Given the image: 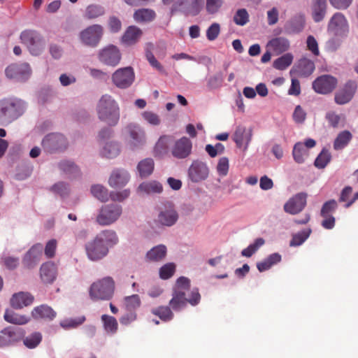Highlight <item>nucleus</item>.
Instances as JSON below:
<instances>
[{
	"label": "nucleus",
	"instance_id": "23",
	"mask_svg": "<svg viewBox=\"0 0 358 358\" xmlns=\"http://www.w3.org/2000/svg\"><path fill=\"white\" fill-rule=\"evenodd\" d=\"M57 315V312L47 304H41L36 306L31 310V316L35 320H43L45 321H52Z\"/></svg>",
	"mask_w": 358,
	"mask_h": 358
},
{
	"label": "nucleus",
	"instance_id": "53",
	"mask_svg": "<svg viewBox=\"0 0 358 358\" xmlns=\"http://www.w3.org/2000/svg\"><path fill=\"white\" fill-rule=\"evenodd\" d=\"M124 304L128 311H133L141 306V299L138 294L126 296Z\"/></svg>",
	"mask_w": 358,
	"mask_h": 358
},
{
	"label": "nucleus",
	"instance_id": "56",
	"mask_svg": "<svg viewBox=\"0 0 358 358\" xmlns=\"http://www.w3.org/2000/svg\"><path fill=\"white\" fill-rule=\"evenodd\" d=\"M337 202L334 199H331L326 201L322 207L320 212L321 216L326 217L332 215V213L335 211V210L337 208Z\"/></svg>",
	"mask_w": 358,
	"mask_h": 358
},
{
	"label": "nucleus",
	"instance_id": "14",
	"mask_svg": "<svg viewBox=\"0 0 358 358\" xmlns=\"http://www.w3.org/2000/svg\"><path fill=\"white\" fill-rule=\"evenodd\" d=\"M86 253L88 258L92 261H96L104 257L108 252L107 246L99 241L96 236L85 245Z\"/></svg>",
	"mask_w": 358,
	"mask_h": 358
},
{
	"label": "nucleus",
	"instance_id": "34",
	"mask_svg": "<svg viewBox=\"0 0 358 358\" xmlns=\"http://www.w3.org/2000/svg\"><path fill=\"white\" fill-rule=\"evenodd\" d=\"M292 155L294 161L298 164H301L308 157L309 151L302 143L298 142L294 146Z\"/></svg>",
	"mask_w": 358,
	"mask_h": 358
},
{
	"label": "nucleus",
	"instance_id": "59",
	"mask_svg": "<svg viewBox=\"0 0 358 358\" xmlns=\"http://www.w3.org/2000/svg\"><path fill=\"white\" fill-rule=\"evenodd\" d=\"M222 0H206V11L209 14L216 13L222 7Z\"/></svg>",
	"mask_w": 358,
	"mask_h": 358
},
{
	"label": "nucleus",
	"instance_id": "50",
	"mask_svg": "<svg viewBox=\"0 0 358 358\" xmlns=\"http://www.w3.org/2000/svg\"><path fill=\"white\" fill-rule=\"evenodd\" d=\"M91 192L94 196L101 201L105 202L108 200V189L102 185H95L91 188Z\"/></svg>",
	"mask_w": 358,
	"mask_h": 358
},
{
	"label": "nucleus",
	"instance_id": "46",
	"mask_svg": "<svg viewBox=\"0 0 358 358\" xmlns=\"http://www.w3.org/2000/svg\"><path fill=\"white\" fill-rule=\"evenodd\" d=\"M292 55L287 53L274 61L273 67L278 70H285L292 64Z\"/></svg>",
	"mask_w": 358,
	"mask_h": 358
},
{
	"label": "nucleus",
	"instance_id": "28",
	"mask_svg": "<svg viewBox=\"0 0 358 358\" xmlns=\"http://www.w3.org/2000/svg\"><path fill=\"white\" fill-rule=\"evenodd\" d=\"M143 35L142 30L136 26H129L122 37V42L126 45H135Z\"/></svg>",
	"mask_w": 358,
	"mask_h": 358
},
{
	"label": "nucleus",
	"instance_id": "35",
	"mask_svg": "<svg viewBox=\"0 0 358 358\" xmlns=\"http://www.w3.org/2000/svg\"><path fill=\"white\" fill-rule=\"evenodd\" d=\"M96 238L103 243L108 248L115 245L118 242L117 236L113 230H104L99 234Z\"/></svg>",
	"mask_w": 358,
	"mask_h": 358
},
{
	"label": "nucleus",
	"instance_id": "6",
	"mask_svg": "<svg viewBox=\"0 0 358 358\" xmlns=\"http://www.w3.org/2000/svg\"><path fill=\"white\" fill-rule=\"evenodd\" d=\"M7 78L17 82H24L29 79L31 70L27 63L11 64L5 69Z\"/></svg>",
	"mask_w": 358,
	"mask_h": 358
},
{
	"label": "nucleus",
	"instance_id": "5",
	"mask_svg": "<svg viewBox=\"0 0 358 358\" xmlns=\"http://www.w3.org/2000/svg\"><path fill=\"white\" fill-rule=\"evenodd\" d=\"M122 213V208L120 205H103L96 217V222L102 226L110 225L119 219Z\"/></svg>",
	"mask_w": 358,
	"mask_h": 358
},
{
	"label": "nucleus",
	"instance_id": "20",
	"mask_svg": "<svg viewBox=\"0 0 358 358\" xmlns=\"http://www.w3.org/2000/svg\"><path fill=\"white\" fill-rule=\"evenodd\" d=\"M43 246L41 243L33 245L23 257V265L27 268H33L43 255Z\"/></svg>",
	"mask_w": 358,
	"mask_h": 358
},
{
	"label": "nucleus",
	"instance_id": "32",
	"mask_svg": "<svg viewBox=\"0 0 358 358\" xmlns=\"http://www.w3.org/2000/svg\"><path fill=\"white\" fill-rule=\"evenodd\" d=\"M156 17L155 12L149 8H141L134 13V19L137 22H148L152 21Z\"/></svg>",
	"mask_w": 358,
	"mask_h": 358
},
{
	"label": "nucleus",
	"instance_id": "38",
	"mask_svg": "<svg viewBox=\"0 0 358 358\" xmlns=\"http://www.w3.org/2000/svg\"><path fill=\"white\" fill-rule=\"evenodd\" d=\"M163 190L162 185L157 181H150L141 183L138 187V191L150 194L161 193Z\"/></svg>",
	"mask_w": 358,
	"mask_h": 358
},
{
	"label": "nucleus",
	"instance_id": "27",
	"mask_svg": "<svg viewBox=\"0 0 358 358\" xmlns=\"http://www.w3.org/2000/svg\"><path fill=\"white\" fill-rule=\"evenodd\" d=\"M34 297L28 292H19L14 294L10 299V303L14 308L19 309L31 305Z\"/></svg>",
	"mask_w": 358,
	"mask_h": 358
},
{
	"label": "nucleus",
	"instance_id": "30",
	"mask_svg": "<svg viewBox=\"0 0 358 358\" xmlns=\"http://www.w3.org/2000/svg\"><path fill=\"white\" fill-rule=\"evenodd\" d=\"M267 47L276 54H281L289 48V41L283 37H277L268 41Z\"/></svg>",
	"mask_w": 358,
	"mask_h": 358
},
{
	"label": "nucleus",
	"instance_id": "54",
	"mask_svg": "<svg viewBox=\"0 0 358 358\" xmlns=\"http://www.w3.org/2000/svg\"><path fill=\"white\" fill-rule=\"evenodd\" d=\"M190 289V280L186 277L178 278L173 287L174 291H180L187 294Z\"/></svg>",
	"mask_w": 358,
	"mask_h": 358
},
{
	"label": "nucleus",
	"instance_id": "41",
	"mask_svg": "<svg viewBox=\"0 0 358 358\" xmlns=\"http://www.w3.org/2000/svg\"><path fill=\"white\" fill-rule=\"evenodd\" d=\"M85 320L84 315L76 318H66L61 320L59 325L64 329H75L83 324Z\"/></svg>",
	"mask_w": 358,
	"mask_h": 358
},
{
	"label": "nucleus",
	"instance_id": "17",
	"mask_svg": "<svg viewBox=\"0 0 358 358\" xmlns=\"http://www.w3.org/2000/svg\"><path fill=\"white\" fill-rule=\"evenodd\" d=\"M178 220V212L173 206L169 205L165 206L159 210L156 222L163 226L171 227L176 223Z\"/></svg>",
	"mask_w": 358,
	"mask_h": 358
},
{
	"label": "nucleus",
	"instance_id": "55",
	"mask_svg": "<svg viewBox=\"0 0 358 358\" xmlns=\"http://www.w3.org/2000/svg\"><path fill=\"white\" fill-rule=\"evenodd\" d=\"M176 265L173 263H167L159 269V276L163 280L170 278L175 273Z\"/></svg>",
	"mask_w": 358,
	"mask_h": 358
},
{
	"label": "nucleus",
	"instance_id": "4",
	"mask_svg": "<svg viewBox=\"0 0 358 358\" xmlns=\"http://www.w3.org/2000/svg\"><path fill=\"white\" fill-rule=\"evenodd\" d=\"M186 295L185 292L173 290L172 298L169 301L170 307L175 311H179L186 307L187 303L193 306L199 303L201 295L197 288L192 289L188 297Z\"/></svg>",
	"mask_w": 358,
	"mask_h": 358
},
{
	"label": "nucleus",
	"instance_id": "43",
	"mask_svg": "<svg viewBox=\"0 0 358 358\" xmlns=\"http://www.w3.org/2000/svg\"><path fill=\"white\" fill-rule=\"evenodd\" d=\"M171 138L169 136H161L156 143L154 152L155 155L161 156L165 154L168 150L169 144Z\"/></svg>",
	"mask_w": 358,
	"mask_h": 358
},
{
	"label": "nucleus",
	"instance_id": "61",
	"mask_svg": "<svg viewBox=\"0 0 358 358\" xmlns=\"http://www.w3.org/2000/svg\"><path fill=\"white\" fill-rule=\"evenodd\" d=\"M220 32V26L218 23H213L206 31L207 38L212 41L215 40Z\"/></svg>",
	"mask_w": 358,
	"mask_h": 358
},
{
	"label": "nucleus",
	"instance_id": "44",
	"mask_svg": "<svg viewBox=\"0 0 358 358\" xmlns=\"http://www.w3.org/2000/svg\"><path fill=\"white\" fill-rule=\"evenodd\" d=\"M101 320L106 331L111 334H114L117 331L118 324L117 320L114 317L108 315H103L101 316Z\"/></svg>",
	"mask_w": 358,
	"mask_h": 358
},
{
	"label": "nucleus",
	"instance_id": "15",
	"mask_svg": "<svg viewBox=\"0 0 358 358\" xmlns=\"http://www.w3.org/2000/svg\"><path fill=\"white\" fill-rule=\"evenodd\" d=\"M192 143L189 138L183 136L177 140L171 148L172 155L177 159H185L192 152Z\"/></svg>",
	"mask_w": 358,
	"mask_h": 358
},
{
	"label": "nucleus",
	"instance_id": "45",
	"mask_svg": "<svg viewBox=\"0 0 358 358\" xmlns=\"http://www.w3.org/2000/svg\"><path fill=\"white\" fill-rule=\"evenodd\" d=\"M104 14V9L101 6L90 5L86 8L84 17L88 20L97 18Z\"/></svg>",
	"mask_w": 358,
	"mask_h": 358
},
{
	"label": "nucleus",
	"instance_id": "24",
	"mask_svg": "<svg viewBox=\"0 0 358 358\" xmlns=\"http://www.w3.org/2000/svg\"><path fill=\"white\" fill-rule=\"evenodd\" d=\"M252 138L251 131H247L246 128L243 126H238L235 130L233 136V139L239 148L245 145V149L247 148Z\"/></svg>",
	"mask_w": 358,
	"mask_h": 358
},
{
	"label": "nucleus",
	"instance_id": "7",
	"mask_svg": "<svg viewBox=\"0 0 358 358\" xmlns=\"http://www.w3.org/2000/svg\"><path fill=\"white\" fill-rule=\"evenodd\" d=\"M135 79L134 69L131 66L120 68L112 75L113 84L120 89H126L130 87Z\"/></svg>",
	"mask_w": 358,
	"mask_h": 358
},
{
	"label": "nucleus",
	"instance_id": "29",
	"mask_svg": "<svg viewBox=\"0 0 358 358\" xmlns=\"http://www.w3.org/2000/svg\"><path fill=\"white\" fill-rule=\"evenodd\" d=\"M327 11V0H313L312 16L315 22L322 21Z\"/></svg>",
	"mask_w": 358,
	"mask_h": 358
},
{
	"label": "nucleus",
	"instance_id": "25",
	"mask_svg": "<svg viewBox=\"0 0 358 358\" xmlns=\"http://www.w3.org/2000/svg\"><path fill=\"white\" fill-rule=\"evenodd\" d=\"M129 176L127 171L123 169H116L111 173L108 183L113 188H120L124 186L129 181Z\"/></svg>",
	"mask_w": 358,
	"mask_h": 358
},
{
	"label": "nucleus",
	"instance_id": "19",
	"mask_svg": "<svg viewBox=\"0 0 358 358\" xmlns=\"http://www.w3.org/2000/svg\"><path fill=\"white\" fill-rule=\"evenodd\" d=\"M22 333L20 329L12 327L4 328L0 331V348H5L20 340Z\"/></svg>",
	"mask_w": 358,
	"mask_h": 358
},
{
	"label": "nucleus",
	"instance_id": "63",
	"mask_svg": "<svg viewBox=\"0 0 358 358\" xmlns=\"http://www.w3.org/2000/svg\"><path fill=\"white\" fill-rule=\"evenodd\" d=\"M326 119L331 127L337 128L341 120V116L334 111H330L326 114Z\"/></svg>",
	"mask_w": 358,
	"mask_h": 358
},
{
	"label": "nucleus",
	"instance_id": "11",
	"mask_svg": "<svg viewBox=\"0 0 358 358\" xmlns=\"http://www.w3.org/2000/svg\"><path fill=\"white\" fill-rule=\"evenodd\" d=\"M357 90V83L355 80H350L341 87L334 95V101L338 105H344L349 103L354 97Z\"/></svg>",
	"mask_w": 358,
	"mask_h": 358
},
{
	"label": "nucleus",
	"instance_id": "42",
	"mask_svg": "<svg viewBox=\"0 0 358 358\" xmlns=\"http://www.w3.org/2000/svg\"><path fill=\"white\" fill-rule=\"evenodd\" d=\"M120 146L115 142L106 143L101 150V155L107 158H114L120 153Z\"/></svg>",
	"mask_w": 358,
	"mask_h": 358
},
{
	"label": "nucleus",
	"instance_id": "13",
	"mask_svg": "<svg viewBox=\"0 0 358 358\" xmlns=\"http://www.w3.org/2000/svg\"><path fill=\"white\" fill-rule=\"evenodd\" d=\"M20 40L26 45L33 55H38L41 51V37L34 30H24L20 34Z\"/></svg>",
	"mask_w": 358,
	"mask_h": 358
},
{
	"label": "nucleus",
	"instance_id": "21",
	"mask_svg": "<svg viewBox=\"0 0 358 358\" xmlns=\"http://www.w3.org/2000/svg\"><path fill=\"white\" fill-rule=\"evenodd\" d=\"M127 129L131 138L129 142L130 149L134 150L142 147L145 143V132L135 125H129Z\"/></svg>",
	"mask_w": 358,
	"mask_h": 358
},
{
	"label": "nucleus",
	"instance_id": "10",
	"mask_svg": "<svg viewBox=\"0 0 358 358\" xmlns=\"http://www.w3.org/2000/svg\"><path fill=\"white\" fill-rule=\"evenodd\" d=\"M337 85L336 78L331 75H322L313 81V88L318 94H328L336 89Z\"/></svg>",
	"mask_w": 358,
	"mask_h": 358
},
{
	"label": "nucleus",
	"instance_id": "31",
	"mask_svg": "<svg viewBox=\"0 0 358 358\" xmlns=\"http://www.w3.org/2000/svg\"><path fill=\"white\" fill-rule=\"evenodd\" d=\"M352 138V135L349 131L345 130L340 132L334 141V149L335 150H341L344 149L350 142Z\"/></svg>",
	"mask_w": 358,
	"mask_h": 358
},
{
	"label": "nucleus",
	"instance_id": "33",
	"mask_svg": "<svg viewBox=\"0 0 358 358\" xmlns=\"http://www.w3.org/2000/svg\"><path fill=\"white\" fill-rule=\"evenodd\" d=\"M315 70V64L311 60L303 58L300 59L296 66V71L301 76H308Z\"/></svg>",
	"mask_w": 358,
	"mask_h": 358
},
{
	"label": "nucleus",
	"instance_id": "60",
	"mask_svg": "<svg viewBox=\"0 0 358 358\" xmlns=\"http://www.w3.org/2000/svg\"><path fill=\"white\" fill-rule=\"evenodd\" d=\"M292 117L296 123L302 124L306 119V113L301 106L298 105L294 110Z\"/></svg>",
	"mask_w": 358,
	"mask_h": 358
},
{
	"label": "nucleus",
	"instance_id": "52",
	"mask_svg": "<svg viewBox=\"0 0 358 358\" xmlns=\"http://www.w3.org/2000/svg\"><path fill=\"white\" fill-rule=\"evenodd\" d=\"M234 22L239 26H244L249 22V14L245 8L237 10L234 15Z\"/></svg>",
	"mask_w": 358,
	"mask_h": 358
},
{
	"label": "nucleus",
	"instance_id": "62",
	"mask_svg": "<svg viewBox=\"0 0 358 358\" xmlns=\"http://www.w3.org/2000/svg\"><path fill=\"white\" fill-rule=\"evenodd\" d=\"M229 171V159L227 157H221L219 159L217 171L220 176H225L227 175Z\"/></svg>",
	"mask_w": 358,
	"mask_h": 358
},
{
	"label": "nucleus",
	"instance_id": "58",
	"mask_svg": "<svg viewBox=\"0 0 358 358\" xmlns=\"http://www.w3.org/2000/svg\"><path fill=\"white\" fill-rule=\"evenodd\" d=\"M59 166L62 171L68 174H76L79 171L78 166L70 161H62L59 163Z\"/></svg>",
	"mask_w": 358,
	"mask_h": 358
},
{
	"label": "nucleus",
	"instance_id": "39",
	"mask_svg": "<svg viewBox=\"0 0 358 358\" xmlns=\"http://www.w3.org/2000/svg\"><path fill=\"white\" fill-rule=\"evenodd\" d=\"M140 176L145 178L150 176L154 170V161L151 158H146L141 161L137 166Z\"/></svg>",
	"mask_w": 358,
	"mask_h": 358
},
{
	"label": "nucleus",
	"instance_id": "47",
	"mask_svg": "<svg viewBox=\"0 0 358 358\" xmlns=\"http://www.w3.org/2000/svg\"><path fill=\"white\" fill-rule=\"evenodd\" d=\"M264 243L265 241L262 238H257L253 243L242 250L241 255L246 257H252Z\"/></svg>",
	"mask_w": 358,
	"mask_h": 358
},
{
	"label": "nucleus",
	"instance_id": "18",
	"mask_svg": "<svg viewBox=\"0 0 358 358\" xmlns=\"http://www.w3.org/2000/svg\"><path fill=\"white\" fill-rule=\"evenodd\" d=\"M306 205V194L299 193L292 197L284 206L286 213L295 215L300 213Z\"/></svg>",
	"mask_w": 358,
	"mask_h": 358
},
{
	"label": "nucleus",
	"instance_id": "26",
	"mask_svg": "<svg viewBox=\"0 0 358 358\" xmlns=\"http://www.w3.org/2000/svg\"><path fill=\"white\" fill-rule=\"evenodd\" d=\"M57 267L52 262H46L40 268L41 279L45 284H51L56 278Z\"/></svg>",
	"mask_w": 358,
	"mask_h": 358
},
{
	"label": "nucleus",
	"instance_id": "36",
	"mask_svg": "<svg viewBox=\"0 0 358 358\" xmlns=\"http://www.w3.org/2000/svg\"><path fill=\"white\" fill-rule=\"evenodd\" d=\"M166 255V248L164 245H159L152 248L146 254L148 259L152 262H159L162 260Z\"/></svg>",
	"mask_w": 358,
	"mask_h": 358
},
{
	"label": "nucleus",
	"instance_id": "49",
	"mask_svg": "<svg viewBox=\"0 0 358 358\" xmlns=\"http://www.w3.org/2000/svg\"><path fill=\"white\" fill-rule=\"evenodd\" d=\"M42 341V334L40 332H34L27 336L23 343L26 347L30 349L37 347Z\"/></svg>",
	"mask_w": 358,
	"mask_h": 358
},
{
	"label": "nucleus",
	"instance_id": "16",
	"mask_svg": "<svg viewBox=\"0 0 358 358\" xmlns=\"http://www.w3.org/2000/svg\"><path fill=\"white\" fill-rule=\"evenodd\" d=\"M209 173L207 165L199 161H194L188 169L189 178L194 182L206 180Z\"/></svg>",
	"mask_w": 358,
	"mask_h": 358
},
{
	"label": "nucleus",
	"instance_id": "64",
	"mask_svg": "<svg viewBox=\"0 0 358 358\" xmlns=\"http://www.w3.org/2000/svg\"><path fill=\"white\" fill-rule=\"evenodd\" d=\"M129 194L130 191L129 189H124L121 192H111L109 196L114 201H122L128 198Z\"/></svg>",
	"mask_w": 358,
	"mask_h": 358
},
{
	"label": "nucleus",
	"instance_id": "1",
	"mask_svg": "<svg viewBox=\"0 0 358 358\" xmlns=\"http://www.w3.org/2000/svg\"><path fill=\"white\" fill-rule=\"evenodd\" d=\"M96 113L98 118L110 127L115 126L120 120V107L111 95L106 94L101 96L97 103Z\"/></svg>",
	"mask_w": 358,
	"mask_h": 358
},
{
	"label": "nucleus",
	"instance_id": "8",
	"mask_svg": "<svg viewBox=\"0 0 358 358\" xmlns=\"http://www.w3.org/2000/svg\"><path fill=\"white\" fill-rule=\"evenodd\" d=\"M103 34V29L99 24L89 26L80 33V39L85 45L96 47L99 43Z\"/></svg>",
	"mask_w": 358,
	"mask_h": 358
},
{
	"label": "nucleus",
	"instance_id": "48",
	"mask_svg": "<svg viewBox=\"0 0 358 358\" xmlns=\"http://www.w3.org/2000/svg\"><path fill=\"white\" fill-rule=\"evenodd\" d=\"M310 233L311 230L310 229H308L294 234L292 236V240L290 241L289 245L291 247L301 245L309 237Z\"/></svg>",
	"mask_w": 358,
	"mask_h": 358
},
{
	"label": "nucleus",
	"instance_id": "37",
	"mask_svg": "<svg viewBox=\"0 0 358 358\" xmlns=\"http://www.w3.org/2000/svg\"><path fill=\"white\" fill-rule=\"evenodd\" d=\"M3 317L6 322L18 325L25 324L30 320V318L26 315H20L10 310L5 312Z\"/></svg>",
	"mask_w": 358,
	"mask_h": 358
},
{
	"label": "nucleus",
	"instance_id": "51",
	"mask_svg": "<svg viewBox=\"0 0 358 358\" xmlns=\"http://www.w3.org/2000/svg\"><path fill=\"white\" fill-rule=\"evenodd\" d=\"M330 160V153L326 150H322L315 159L314 164L318 169H324L328 164Z\"/></svg>",
	"mask_w": 358,
	"mask_h": 358
},
{
	"label": "nucleus",
	"instance_id": "40",
	"mask_svg": "<svg viewBox=\"0 0 358 358\" xmlns=\"http://www.w3.org/2000/svg\"><path fill=\"white\" fill-rule=\"evenodd\" d=\"M171 308L169 306H159L151 310V313L158 316L162 321L168 322L171 320L173 318V313L171 309Z\"/></svg>",
	"mask_w": 358,
	"mask_h": 358
},
{
	"label": "nucleus",
	"instance_id": "3",
	"mask_svg": "<svg viewBox=\"0 0 358 358\" xmlns=\"http://www.w3.org/2000/svg\"><path fill=\"white\" fill-rule=\"evenodd\" d=\"M115 282L111 277H105L94 282L90 287V296L94 301L110 300L114 294Z\"/></svg>",
	"mask_w": 358,
	"mask_h": 358
},
{
	"label": "nucleus",
	"instance_id": "2",
	"mask_svg": "<svg viewBox=\"0 0 358 358\" xmlns=\"http://www.w3.org/2000/svg\"><path fill=\"white\" fill-rule=\"evenodd\" d=\"M24 103L20 99L8 97L0 99V125L11 123L21 116Z\"/></svg>",
	"mask_w": 358,
	"mask_h": 358
},
{
	"label": "nucleus",
	"instance_id": "22",
	"mask_svg": "<svg viewBox=\"0 0 358 358\" xmlns=\"http://www.w3.org/2000/svg\"><path fill=\"white\" fill-rule=\"evenodd\" d=\"M66 138L59 134L47 135L42 141V145L48 150H57L66 147Z\"/></svg>",
	"mask_w": 358,
	"mask_h": 358
},
{
	"label": "nucleus",
	"instance_id": "9",
	"mask_svg": "<svg viewBox=\"0 0 358 358\" xmlns=\"http://www.w3.org/2000/svg\"><path fill=\"white\" fill-rule=\"evenodd\" d=\"M327 31L336 36H345L349 31L345 17L341 13H335L328 23Z\"/></svg>",
	"mask_w": 358,
	"mask_h": 358
},
{
	"label": "nucleus",
	"instance_id": "57",
	"mask_svg": "<svg viewBox=\"0 0 358 358\" xmlns=\"http://www.w3.org/2000/svg\"><path fill=\"white\" fill-rule=\"evenodd\" d=\"M141 115L145 121L152 126H157L161 123L159 116L154 112L144 111Z\"/></svg>",
	"mask_w": 358,
	"mask_h": 358
},
{
	"label": "nucleus",
	"instance_id": "12",
	"mask_svg": "<svg viewBox=\"0 0 358 358\" xmlns=\"http://www.w3.org/2000/svg\"><path fill=\"white\" fill-rule=\"evenodd\" d=\"M98 58L101 63L107 66H115L121 60V53L117 47L110 45L99 51Z\"/></svg>",
	"mask_w": 358,
	"mask_h": 358
}]
</instances>
